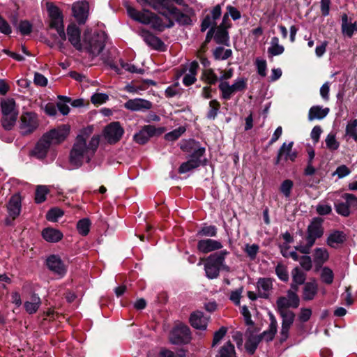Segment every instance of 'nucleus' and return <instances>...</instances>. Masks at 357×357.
<instances>
[{
	"mask_svg": "<svg viewBox=\"0 0 357 357\" xmlns=\"http://www.w3.org/2000/svg\"><path fill=\"white\" fill-rule=\"evenodd\" d=\"M231 54V50L225 49L222 47H218L213 51V56L216 60H225L229 58Z\"/></svg>",
	"mask_w": 357,
	"mask_h": 357,
	"instance_id": "41",
	"label": "nucleus"
},
{
	"mask_svg": "<svg viewBox=\"0 0 357 357\" xmlns=\"http://www.w3.org/2000/svg\"><path fill=\"white\" fill-rule=\"evenodd\" d=\"M351 173V170L344 165H342L337 167L336 170L333 173V176L337 175L338 178H342L348 176Z\"/></svg>",
	"mask_w": 357,
	"mask_h": 357,
	"instance_id": "58",
	"label": "nucleus"
},
{
	"mask_svg": "<svg viewBox=\"0 0 357 357\" xmlns=\"http://www.w3.org/2000/svg\"><path fill=\"white\" fill-rule=\"evenodd\" d=\"M47 268L60 278L63 277L67 271L66 266L61 258L55 255H50L46 260Z\"/></svg>",
	"mask_w": 357,
	"mask_h": 357,
	"instance_id": "17",
	"label": "nucleus"
},
{
	"mask_svg": "<svg viewBox=\"0 0 357 357\" xmlns=\"http://www.w3.org/2000/svg\"><path fill=\"white\" fill-rule=\"evenodd\" d=\"M126 109L132 112H145L152 108L153 104L149 100L142 98L130 99L124 103Z\"/></svg>",
	"mask_w": 357,
	"mask_h": 357,
	"instance_id": "18",
	"label": "nucleus"
},
{
	"mask_svg": "<svg viewBox=\"0 0 357 357\" xmlns=\"http://www.w3.org/2000/svg\"><path fill=\"white\" fill-rule=\"evenodd\" d=\"M273 280L268 278H259L257 282L258 296L268 298L273 289Z\"/></svg>",
	"mask_w": 357,
	"mask_h": 357,
	"instance_id": "22",
	"label": "nucleus"
},
{
	"mask_svg": "<svg viewBox=\"0 0 357 357\" xmlns=\"http://www.w3.org/2000/svg\"><path fill=\"white\" fill-rule=\"evenodd\" d=\"M48 192V189L45 185L37 186L36 190L35 200L36 202L39 204L43 202L46 199V195Z\"/></svg>",
	"mask_w": 357,
	"mask_h": 357,
	"instance_id": "49",
	"label": "nucleus"
},
{
	"mask_svg": "<svg viewBox=\"0 0 357 357\" xmlns=\"http://www.w3.org/2000/svg\"><path fill=\"white\" fill-rule=\"evenodd\" d=\"M346 134L357 142V120L348 123L346 127Z\"/></svg>",
	"mask_w": 357,
	"mask_h": 357,
	"instance_id": "50",
	"label": "nucleus"
},
{
	"mask_svg": "<svg viewBox=\"0 0 357 357\" xmlns=\"http://www.w3.org/2000/svg\"><path fill=\"white\" fill-rule=\"evenodd\" d=\"M217 227L214 225L204 226L197 232V236L214 237L217 235Z\"/></svg>",
	"mask_w": 357,
	"mask_h": 357,
	"instance_id": "48",
	"label": "nucleus"
},
{
	"mask_svg": "<svg viewBox=\"0 0 357 357\" xmlns=\"http://www.w3.org/2000/svg\"><path fill=\"white\" fill-rule=\"evenodd\" d=\"M318 291V285L315 280L304 284L303 289V299L311 301L314 299Z\"/></svg>",
	"mask_w": 357,
	"mask_h": 357,
	"instance_id": "31",
	"label": "nucleus"
},
{
	"mask_svg": "<svg viewBox=\"0 0 357 357\" xmlns=\"http://www.w3.org/2000/svg\"><path fill=\"white\" fill-rule=\"evenodd\" d=\"M284 51L283 45H280L279 38L278 37H273L271 38L270 46L268 48V54L271 56H278L282 54Z\"/></svg>",
	"mask_w": 357,
	"mask_h": 357,
	"instance_id": "39",
	"label": "nucleus"
},
{
	"mask_svg": "<svg viewBox=\"0 0 357 357\" xmlns=\"http://www.w3.org/2000/svg\"><path fill=\"white\" fill-rule=\"evenodd\" d=\"M98 135L92 137L86 134L77 135L69 155V162L74 169L80 167L84 162L89 163L95 155L99 146Z\"/></svg>",
	"mask_w": 357,
	"mask_h": 357,
	"instance_id": "1",
	"label": "nucleus"
},
{
	"mask_svg": "<svg viewBox=\"0 0 357 357\" xmlns=\"http://www.w3.org/2000/svg\"><path fill=\"white\" fill-rule=\"evenodd\" d=\"M218 87L222 93V98L229 100L235 92L241 91L246 88V79L238 78L231 85L227 82H221Z\"/></svg>",
	"mask_w": 357,
	"mask_h": 357,
	"instance_id": "8",
	"label": "nucleus"
},
{
	"mask_svg": "<svg viewBox=\"0 0 357 357\" xmlns=\"http://www.w3.org/2000/svg\"><path fill=\"white\" fill-rule=\"evenodd\" d=\"M18 29L22 35H28L31 32L32 25L29 21L24 20L20 22Z\"/></svg>",
	"mask_w": 357,
	"mask_h": 357,
	"instance_id": "64",
	"label": "nucleus"
},
{
	"mask_svg": "<svg viewBox=\"0 0 357 357\" xmlns=\"http://www.w3.org/2000/svg\"><path fill=\"white\" fill-rule=\"evenodd\" d=\"M293 145V142H290L288 144L286 142L282 144L278 152L275 160L276 165L279 164L282 160H284L285 161L290 160L291 162L295 161L298 156V153L296 151L292 149Z\"/></svg>",
	"mask_w": 357,
	"mask_h": 357,
	"instance_id": "16",
	"label": "nucleus"
},
{
	"mask_svg": "<svg viewBox=\"0 0 357 357\" xmlns=\"http://www.w3.org/2000/svg\"><path fill=\"white\" fill-rule=\"evenodd\" d=\"M63 215V212L62 210L58 208H54L50 209L47 215L46 218L49 221L51 222H56L59 218H61Z\"/></svg>",
	"mask_w": 357,
	"mask_h": 357,
	"instance_id": "52",
	"label": "nucleus"
},
{
	"mask_svg": "<svg viewBox=\"0 0 357 357\" xmlns=\"http://www.w3.org/2000/svg\"><path fill=\"white\" fill-rule=\"evenodd\" d=\"M256 66L258 74L261 77L266 76V61L264 59L257 58L256 59Z\"/></svg>",
	"mask_w": 357,
	"mask_h": 357,
	"instance_id": "61",
	"label": "nucleus"
},
{
	"mask_svg": "<svg viewBox=\"0 0 357 357\" xmlns=\"http://www.w3.org/2000/svg\"><path fill=\"white\" fill-rule=\"evenodd\" d=\"M282 318V327L280 332V342L286 341L289 337V330L294 321V316H280Z\"/></svg>",
	"mask_w": 357,
	"mask_h": 357,
	"instance_id": "26",
	"label": "nucleus"
},
{
	"mask_svg": "<svg viewBox=\"0 0 357 357\" xmlns=\"http://www.w3.org/2000/svg\"><path fill=\"white\" fill-rule=\"evenodd\" d=\"M191 340L190 328L184 324L177 325L172 331L170 340L174 344H186Z\"/></svg>",
	"mask_w": 357,
	"mask_h": 357,
	"instance_id": "11",
	"label": "nucleus"
},
{
	"mask_svg": "<svg viewBox=\"0 0 357 357\" xmlns=\"http://www.w3.org/2000/svg\"><path fill=\"white\" fill-rule=\"evenodd\" d=\"M222 247V243L220 241L212 238L199 240L197 245V250L203 254L220 250Z\"/></svg>",
	"mask_w": 357,
	"mask_h": 357,
	"instance_id": "19",
	"label": "nucleus"
},
{
	"mask_svg": "<svg viewBox=\"0 0 357 357\" xmlns=\"http://www.w3.org/2000/svg\"><path fill=\"white\" fill-rule=\"evenodd\" d=\"M321 279L323 282L327 284H332L334 279L333 271L328 267H324L321 272Z\"/></svg>",
	"mask_w": 357,
	"mask_h": 357,
	"instance_id": "47",
	"label": "nucleus"
},
{
	"mask_svg": "<svg viewBox=\"0 0 357 357\" xmlns=\"http://www.w3.org/2000/svg\"><path fill=\"white\" fill-rule=\"evenodd\" d=\"M323 220L319 218H313L307 229L306 241L314 244L316 240L324 234Z\"/></svg>",
	"mask_w": 357,
	"mask_h": 357,
	"instance_id": "15",
	"label": "nucleus"
},
{
	"mask_svg": "<svg viewBox=\"0 0 357 357\" xmlns=\"http://www.w3.org/2000/svg\"><path fill=\"white\" fill-rule=\"evenodd\" d=\"M124 130L119 122H112L103 130V137L109 144H115L122 137Z\"/></svg>",
	"mask_w": 357,
	"mask_h": 357,
	"instance_id": "14",
	"label": "nucleus"
},
{
	"mask_svg": "<svg viewBox=\"0 0 357 357\" xmlns=\"http://www.w3.org/2000/svg\"><path fill=\"white\" fill-rule=\"evenodd\" d=\"M300 304V299L297 294L293 290H288L287 296L279 297L277 300V310L280 316H294L295 314L289 308H297Z\"/></svg>",
	"mask_w": 357,
	"mask_h": 357,
	"instance_id": "7",
	"label": "nucleus"
},
{
	"mask_svg": "<svg viewBox=\"0 0 357 357\" xmlns=\"http://www.w3.org/2000/svg\"><path fill=\"white\" fill-rule=\"evenodd\" d=\"M342 197L345 202L337 200L334 203V207L337 213L344 217H348L350 215V203L355 200L356 197L352 194L349 193L344 194Z\"/></svg>",
	"mask_w": 357,
	"mask_h": 357,
	"instance_id": "20",
	"label": "nucleus"
},
{
	"mask_svg": "<svg viewBox=\"0 0 357 357\" xmlns=\"http://www.w3.org/2000/svg\"><path fill=\"white\" fill-rule=\"evenodd\" d=\"M68 41L77 50L82 51V40L81 41L80 30L75 24H70L67 27Z\"/></svg>",
	"mask_w": 357,
	"mask_h": 357,
	"instance_id": "21",
	"label": "nucleus"
},
{
	"mask_svg": "<svg viewBox=\"0 0 357 357\" xmlns=\"http://www.w3.org/2000/svg\"><path fill=\"white\" fill-rule=\"evenodd\" d=\"M41 305V300L36 294H33L30 301L24 302V307L27 313L32 314L36 313Z\"/></svg>",
	"mask_w": 357,
	"mask_h": 357,
	"instance_id": "33",
	"label": "nucleus"
},
{
	"mask_svg": "<svg viewBox=\"0 0 357 357\" xmlns=\"http://www.w3.org/2000/svg\"><path fill=\"white\" fill-rule=\"evenodd\" d=\"M204 148L198 147L190 155V158L187 162L181 164L178 169V172L180 174H185L198 167L201 165V158L204 155Z\"/></svg>",
	"mask_w": 357,
	"mask_h": 357,
	"instance_id": "13",
	"label": "nucleus"
},
{
	"mask_svg": "<svg viewBox=\"0 0 357 357\" xmlns=\"http://www.w3.org/2000/svg\"><path fill=\"white\" fill-rule=\"evenodd\" d=\"M2 113L1 125L6 130H10L15 125L18 109L13 98L3 99L1 102Z\"/></svg>",
	"mask_w": 357,
	"mask_h": 357,
	"instance_id": "6",
	"label": "nucleus"
},
{
	"mask_svg": "<svg viewBox=\"0 0 357 357\" xmlns=\"http://www.w3.org/2000/svg\"><path fill=\"white\" fill-rule=\"evenodd\" d=\"M329 257V255L326 249L319 248L314 250V259L317 264H323Z\"/></svg>",
	"mask_w": 357,
	"mask_h": 357,
	"instance_id": "40",
	"label": "nucleus"
},
{
	"mask_svg": "<svg viewBox=\"0 0 357 357\" xmlns=\"http://www.w3.org/2000/svg\"><path fill=\"white\" fill-rule=\"evenodd\" d=\"M202 79L209 84H215L218 80V76L212 69H206L204 70Z\"/></svg>",
	"mask_w": 357,
	"mask_h": 357,
	"instance_id": "46",
	"label": "nucleus"
},
{
	"mask_svg": "<svg viewBox=\"0 0 357 357\" xmlns=\"http://www.w3.org/2000/svg\"><path fill=\"white\" fill-rule=\"evenodd\" d=\"M344 241V234L342 231H335L328 236L327 244L332 248H335Z\"/></svg>",
	"mask_w": 357,
	"mask_h": 357,
	"instance_id": "37",
	"label": "nucleus"
},
{
	"mask_svg": "<svg viewBox=\"0 0 357 357\" xmlns=\"http://www.w3.org/2000/svg\"><path fill=\"white\" fill-rule=\"evenodd\" d=\"M220 109V104L217 100H212L209 102L208 111L206 116L209 119H215Z\"/></svg>",
	"mask_w": 357,
	"mask_h": 357,
	"instance_id": "42",
	"label": "nucleus"
},
{
	"mask_svg": "<svg viewBox=\"0 0 357 357\" xmlns=\"http://www.w3.org/2000/svg\"><path fill=\"white\" fill-rule=\"evenodd\" d=\"M275 273L280 280L283 282H287L289 280L287 268L284 264L278 263L275 267Z\"/></svg>",
	"mask_w": 357,
	"mask_h": 357,
	"instance_id": "45",
	"label": "nucleus"
},
{
	"mask_svg": "<svg viewBox=\"0 0 357 357\" xmlns=\"http://www.w3.org/2000/svg\"><path fill=\"white\" fill-rule=\"evenodd\" d=\"M164 131L163 128H155L154 126L147 125L136 133L133 139L137 144H144L148 142L151 137L161 135Z\"/></svg>",
	"mask_w": 357,
	"mask_h": 357,
	"instance_id": "9",
	"label": "nucleus"
},
{
	"mask_svg": "<svg viewBox=\"0 0 357 357\" xmlns=\"http://www.w3.org/2000/svg\"><path fill=\"white\" fill-rule=\"evenodd\" d=\"M51 144L44 139L43 137L38 142L34 149L32 151V154L37 158L43 159L45 158L49 151Z\"/></svg>",
	"mask_w": 357,
	"mask_h": 357,
	"instance_id": "29",
	"label": "nucleus"
},
{
	"mask_svg": "<svg viewBox=\"0 0 357 357\" xmlns=\"http://www.w3.org/2000/svg\"><path fill=\"white\" fill-rule=\"evenodd\" d=\"M227 333V328L221 327L218 331L214 333L212 346L215 347L225 337Z\"/></svg>",
	"mask_w": 357,
	"mask_h": 357,
	"instance_id": "63",
	"label": "nucleus"
},
{
	"mask_svg": "<svg viewBox=\"0 0 357 357\" xmlns=\"http://www.w3.org/2000/svg\"><path fill=\"white\" fill-rule=\"evenodd\" d=\"M90 226V220L88 218H83L78 221L77 224V229L79 234L82 236H86L89 232Z\"/></svg>",
	"mask_w": 357,
	"mask_h": 357,
	"instance_id": "43",
	"label": "nucleus"
},
{
	"mask_svg": "<svg viewBox=\"0 0 357 357\" xmlns=\"http://www.w3.org/2000/svg\"><path fill=\"white\" fill-rule=\"evenodd\" d=\"M243 291V287H241L231 292L230 296H229V299L236 305H240V301H241V298L242 296Z\"/></svg>",
	"mask_w": 357,
	"mask_h": 357,
	"instance_id": "54",
	"label": "nucleus"
},
{
	"mask_svg": "<svg viewBox=\"0 0 357 357\" xmlns=\"http://www.w3.org/2000/svg\"><path fill=\"white\" fill-rule=\"evenodd\" d=\"M185 131V128L179 127L177 129L166 134L165 139L168 141H174L177 139Z\"/></svg>",
	"mask_w": 357,
	"mask_h": 357,
	"instance_id": "55",
	"label": "nucleus"
},
{
	"mask_svg": "<svg viewBox=\"0 0 357 357\" xmlns=\"http://www.w3.org/2000/svg\"><path fill=\"white\" fill-rule=\"evenodd\" d=\"M70 128L67 125H61L43 135L44 139L51 144H58L67 137Z\"/></svg>",
	"mask_w": 357,
	"mask_h": 357,
	"instance_id": "12",
	"label": "nucleus"
},
{
	"mask_svg": "<svg viewBox=\"0 0 357 357\" xmlns=\"http://www.w3.org/2000/svg\"><path fill=\"white\" fill-rule=\"evenodd\" d=\"M341 31L344 36L351 38L354 32L357 31V21H352L346 13L341 16Z\"/></svg>",
	"mask_w": 357,
	"mask_h": 357,
	"instance_id": "23",
	"label": "nucleus"
},
{
	"mask_svg": "<svg viewBox=\"0 0 357 357\" xmlns=\"http://www.w3.org/2000/svg\"><path fill=\"white\" fill-rule=\"evenodd\" d=\"M278 328L269 326L267 331H264L261 334L258 335L261 337V340H265L267 342L271 341L276 334Z\"/></svg>",
	"mask_w": 357,
	"mask_h": 357,
	"instance_id": "59",
	"label": "nucleus"
},
{
	"mask_svg": "<svg viewBox=\"0 0 357 357\" xmlns=\"http://www.w3.org/2000/svg\"><path fill=\"white\" fill-rule=\"evenodd\" d=\"M142 6H150L158 13L169 18L170 16L175 18L177 22L183 25L190 24V17L181 12L171 1L179 6H184V0H136Z\"/></svg>",
	"mask_w": 357,
	"mask_h": 357,
	"instance_id": "2",
	"label": "nucleus"
},
{
	"mask_svg": "<svg viewBox=\"0 0 357 357\" xmlns=\"http://www.w3.org/2000/svg\"><path fill=\"white\" fill-rule=\"evenodd\" d=\"M209 318L204 316L200 311L192 312L190 317V323L191 326L197 330L205 331L207 328Z\"/></svg>",
	"mask_w": 357,
	"mask_h": 357,
	"instance_id": "24",
	"label": "nucleus"
},
{
	"mask_svg": "<svg viewBox=\"0 0 357 357\" xmlns=\"http://www.w3.org/2000/svg\"><path fill=\"white\" fill-rule=\"evenodd\" d=\"M291 275L293 282L300 284H303L305 283L306 275L299 268H294L291 271Z\"/></svg>",
	"mask_w": 357,
	"mask_h": 357,
	"instance_id": "44",
	"label": "nucleus"
},
{
	"mask_svg": "<svg viewBox=\"0 0 357 357\" xmlns=\"http://www.w3.org/2000/svg\"><path fill=\"white\" fill-rule=\"evenodd\" d=\"M229 254L226 250L211 255L206 259L204 270L206 275L209 279L218 277L221 268L227 269L225 264V257Z\"/></svg>",
	"mask_w": 357,
	"mask_h": 357,
	"instance_id": "5",
	"label": "nucleus"
},
{
	"mask_svg": "<svg viewBox=\"0 0 357 357\" xmlns=\"http://www.w3.org/2000/svg\"><path fill=\"white\" fill-rule=\"evenodd\" d=\"M73 13L79 24H84L87 18V3L81 2L73 5Z\"/></svg>",
	"mask_w": 357,
	"mask_h": 357,
	"instance_id": "28",
	"label": "nucleus"
},
{
	"mask_svg": "<svg viewBox=\"0 0 357 357\" xmlns=\"http://www.w3.org/2000/svg\"><path fill=\"white\" fill-rule=\"evenodd\" d=\"M259 246L257 244L249 245L247 244L245 245V252L247 253L248 256L251 259H255L257 254L259 251Z\"/></svg>",
	"mask_w": 357,
	"mask_h": 357,
	"instance_id": "62",
	"label": "nucleus"
},
{
	"mask_svg": "<svg viewBox=\"0 0 357 357\" xmlns=\"http://www.w3.org/2000/svg\"><path fill=\"white\" fill-rule=\"evenodd\" d=\"M21 202L22 199L19 194L13 195L8 204V212L9 217L13 220L15 219L20 213L21 211Z\"/></svg>",
	"mask_w": 357,
	"mask_h": 357,
	"instance_id": "25",
	"label": "nucleus"
},
{
	"mask_svg": "<svg viewBox=\"0 0 357 357\" xmlns=\"http://www.w3.org/2000/svg\"><path fill=\"white\" fill-rule=\"evenodd\" d=\"M109 99V96L106 93H96L93 94L91 100L94 105H101L105 103Z\"/></svg>",
	"mask_w": 357,
	"mask_h": 357,
	"instance_id": "56",
	"label": "nucleus"
},
{
	"mask_svg": "<svg viewBox=\"0 0 357 357\" xmlns=\"http://www.w3.org/2000/svg\"><path fill=\"white\" fill-rule=\"evenodd\" d=\"M20 121V132L24 135L33 132L38 126V117L34 112L22 114Z\"/></svg>",
	"mask_w": 357,
	"mask_h": 357,
	"instance_id": "10",
	"label": "nucleus"
},
{
	"mask_svg": "<svg viewBox=\"0 0 357 357\" xmlns=\"http://www.w3.org/2000/svg\"><path fill=\"white\" fill-rule=\"evenodd\" d=\"M124 5L130 18L144 24H151L154 29L162 31L165 28L172 27L174 25V22L171 20H169V24H164L160 17L148 9L139 11L128 3Z\"/></svg>",
	"mask_w": 357,
	"mask_h": 357,
	"instance_id": "3",
	"label": "nucleus"
},
{
	"mask_svg": "<svg viewBox=\"0 0 357 357\" xmlns=\"http://www.w3.org/2000/svg\"><path fill=\"white\" fill-rule=\"evenodd\" d=\"M261 341V336H259L258 335H255L252 333L250 334L249 335L248 340H246V342L245 344L246 351L250 354H253L255 352V351L258 347V344H259V342Z\"/></svg>",
	"mask_w": 357,
	"mask_h": 357,
	"instance_id": "36",
	"label": "nucleus"
},
{
	"mask_svg": "<svg viewBox=\"0 0 357 357\" xmlns=\"http://www.w3.org/2000/svg\"><path fill=\"white\" fill-rule=\"evenodd\" d=\"M50 27L54 29L56 31L61 40L65 41L66 40V35L64 31V27L63 24V17L50 18Z\"/></svg>",
	"mask_w": 357,
	"mask_h": 357,
	"instance_id": "35",
	"label": "nucleus"
},
{
	"mask_svg": "<svg viewBox=\"0 0 357 357\" xmlns=\"http://www.w3.org/2000/svg\"><path fill=\"white\" fill-rule=\"evenodd\" d=\"M59 98L61 100H63L64 102H58L57 104V107L59 109V110L60 111V112L63 114V115H66L69 113V111H70V108L69 107L66 105V103L68 102H70L71 99L68 97H66V96H59Z\"/></svg>",
	"mask_w": 357,
	"mask_h": 357,
	"instance_id": "51",
	"label": "nucleus"
},
{
	"mask_svg": "<svg viewBox=\"0 0 357 357\" xmlns=\"http://www.w3.org/2000/svg\"><path fill=\"white\" fill-rule=\"evenodd\" d=\"M293 185V182L289 179L284 180L282 183L280 185V191L285 196V197L288 198L290 197Z\"/></svg>",
	"mask_w": 357,
	"mask_h": 357,
	"instance_id": "53",
	"label": "nucleus"
},
{
	"mask_svg": "<svg viewBox=\"0 0 357 357\" xmlns=\"http://www.w3.org/2000/svg\"><path fill=\"white\" fill-rule=\"evenodd\" d=\"M215 357H236L234 344L227 341L219 349Z\"/></svg>",
	"mask_w": 357,
	"mask_h": 357,
	"instance_id": "38",
	"label": "nucleus"
},
{
	"mask_svg": "<svg viewBox=\"0 0 357 357\" xmlns=\"http://www.w3.org/2000/svg\"><path fill=\"white\" fill-rule=\"evenodd\" d=\"M214 40L216 43L228 46L229 37L227 29L217 26L215 28Z\"/></svg>",
	"mask_w": 357,
	"mask_h": 357,
	"instance_id": "34",
	"label": "nucleus"
},
{
	"mask_svg": "<svg viewBox=\"0 0 357 357\" xmlns=\"http://www.w3.org/2000/svg\"><path fill=\"white\" fill-rule=\"evenodd\" d=\"M42 236L47 242L56 243L62 239L63 234L56 229L47 227L42 231Z\"/></svg>",
	"mask_w": 357,
	"mask_h": 357,
	"instance_id": "30",
	"label": "nucleus"
},
{
	"mask_svg": "<svg viewBox=\"0 0 357 357\" xmlns=\"http://www.w3.org/2000/svg\"><path fill=\"white\" fill-rule=\"evenodd\" d=\"M106 39L105 32L86 29L82 36V51L92 56H98L105 48Z\"/></svg>",
	"mask_w": 357,
	"mask_h": 357,
	"instance_id": "4",
	"label": "nucleus"
},
{
	"mask_svg": "<svg viewBox=\"0 0 357 357\" xmlns=\"http://www.w3.org/2000/svg\"><path fill=\"white\" fill-rule=\"evenodd\" d=\"M209 27H216V22L211 18L210 15H206L204 19L202 20L201 24V31L202 32L205 31Z\"/></svg>",
	"mask_w": 357,
	"mask_h": 357,
	"instance_id": "60",
	"label": "nucleus"
},
{
	"mask_svg": "<svg viewBox=\"0 0 357 357\" xmlns=\"http://www.w3.org/2000/svg\"><path fill=\"white\" fill-rule=\"evenodd\" d=\"M326 147L330 150H337L339 147V143L337 142L333 134H328L326 138Z\"/></svg>",
	"mask_w": 357,
	"mask_h": 357,
	"instance_id": "57",
	"label": "nucleus"
},
{
	"mask_svg": "<svg viewBox=\"0 0 357 357\" xmlns=\"http://www.w3.org/2000/svg\"><path fill=\"white\" fill-rule=\"evenodd\" d=\"M329 108L328 107L324 108L319 105L312 106L308 112V120L322 119L327 116Z\"/></svg>",
	"mask_w": 357,
	"mask_h": 357,
	"instance_id": "32",
	"label": "nucleus"
},
{
	"mask_svg": "<svg viewBox=\"0 0 357 357\" xmlns=\"http://www.w3.org/2000/svg\"><path fill=\"white\" fill-rule=\"evenodd\" d=\"M140 36L149 46L155 50H160L164 45L163 42L159 38L155 36L148 31L142 30L140 33Z\"/></svg>",
	"mask_w": 357,
	"mask_h": 357,
	"instance_id": "27",
	"label": "nucleus"
}]
</instances>
